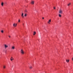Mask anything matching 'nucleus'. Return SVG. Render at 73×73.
Here are the masks:
<instances>
[{
    "mask_svg": "<svg viewBox=\"0 0 73 73\" xmlns=\"http://www.w3.org/2000/svg\"><path fill=\"white\" fill-rule=\"evenodd\" d=\"M62 10H61V9H60L59 11V14H60L61 15H62Z\"/></svg>",
    "mask_w": 73,
    "mask_h": 73,
    "instance_id": "obj_1",
    "label": "nucleus"
},
{
    "mask_svg": "<svg viewBox=\"0 0 73 73\" xmlns=\"http://www.w3.org/2000/svg\"><path fill=\"white\" fill-rule=\"evenodd\" d=\"M4 47L5 48V49H7L8 47V46L6 44H4Z\"/></svg>",
    "mask_w": 73,
    "mask_h": 73,
    "instance_id": "obj_2",
    "label": "nucleus"
},
{
    "mask_svg": "<svg viewBox=\"0 0 73 73\" xmlns=\"http://www.w3.org/2000/svg\"><path fill=\"white\" fill-rule=\"evenodd\" d=\"M21 54H24V52L23 50H21Z\"/></svg>",
    "mask_w": 73,
    "mask_h": 73,
    "instance_id": "obj_3",
    "label": "nucleus"
},
{
    "mask_svg": "<svg viewBox=\"0 0 73 73\" xmlns=\"http://www.w3.org/2000/svg\"><path fill=\"white\" fill-rule=\"evenodd\" d=\"M11 49H13L14 50L15 49V47L14 46H13L11 47Z\"/></svg>",
    "mask_w": 73,
    "mask_h": 73,
    "instance_id": "obj_4",
    "label": "nucleus"
},
{
    "mask_svg": "<svg viewBox=\"0 0 73 73\" xmlns=\"http://www.w3.org/2000/svg\"><path fill=\"white\" fill-rule=\"evenodd\" d=\"M50 22H51V19H50L48 22V24H50Z\"/></svg>",
    "mask_w": 73,
    "mask_h": 73,
    "instance_id": "obj_5",
    "label": "nucleus"
},
{
    "mask_svg": "<svg viewBox=\"0 0 73 73\" xmlns=\"http://www.w3.org/2000/svg\"><path fill=\"white\" fill-rule=\"evenodd\" d=\"M13 26L15 27H16L17 26V24L14 23Z\"/></svg>",
    "mask_w": 73,
    "mask_h": 73,
    "instance_id": "obj_6",
    "label": "nucleus"
},
{
    "mask_svg": "<svg viewBox=\"0 0 73 73\" xmlns=\"http://www.w3.org/2000/svg\"><path fill=\"white\" fill-rule=\"evenodd\" d=\"M21 17L22 18H24V13H22L21 15Z\"/></svg>",
    "mask_w": 73,
    "mask_h": 73,
    "instance_id": "obj_7",
    "label": "nucleus"
},
{
    "mask_svg": "<svg viewBox=\"0 0 73 73\" xmlns=\"http://www.w3.org/2000/svg\"><path fill=\"white\" fill-rule=\"evenodd\" d=\"M31 3L32 4H33V5L34 4V1H32L31 2Z\"/></svg>",
    "mask_w": 73,
    "mask_h": 73,
    "instance_id": "obj_8",
    "label": "nucleus"
},
{
    "mask_svg": "<svg viewBox=\"0 0 73 73\" xmlns=\"http://www.w3.org/2000/svg\"><path fill=\"white\" fill-rule=\"evenodd\" d=\"M1 5L2 6H3V5H4V3L2 2V3H1Z\"/></svg>",
    "mask_w": 73,
    "mask_h": 73,
    "instance_id": "obj_9",
    "label": "nucleus"
},
{
    "mask_svg": "<svg viewBox=\"0 0 73 73\" xmlns=\"http://www.w3.org/2000/svg\"><path fill=\"white\" fill-rule=\"evenodd\" d=\"M66 62H69V60H66Z\"/></svg>",
    "mask_w": 73,
    "mask_h": 73,
    "instance_id": "obj_10",
    "label": "nucleus"
},
{
    "mask_svg": "<svg viewBox=\"0 0 73 73\" xmlns=\"http://www.w3.org/2000/svg\"><path fill=\"white\" fill-rule=\"evenodd\" d=\"M36 33V32H34V33L33 34V35H35Z\"/></svg>",
    "mask_w": 73,
    "mask_h": 73,
    "instance_id": "obj_11",
    "label": "nucleus"
},
{
    "mask_svg": "<svg viewBox=\"0 0 73 73\" xmlns=\"http://www.w3.org/2000/svg\"><path fill=\"white\" fill-rule=\"evenodd\" d=\"M59 16L60 17H61V15L60 14H59Z\"/></svg>",
    "mask_w": 73,
    "mask_h": 73,
    "instance_id": "obj_12",
    "label": "nucleus"
},
{
    "mask_svg": "<svg viewBox=\"0 0 73 73\" xmlns=\"http://www.w3.org/2000/svg\"><path fill=\"white\" fill-rule=\"evenodd\" d=\"M27 16V14H25L24 15L25 17H26V16Z\"/></svg>",
    "mask_w": 73,
    "mask_h": 73,
    "instance_id": "obj_13",
    "label": "nucleus"
},
{
    "mask_svg": "<svg viewBox=\"0 0 73 73\" xmlns=\"http://www.w3.org/2000/svg\"><path fill=\"white\" fill-rule=\"evenodd\" d=\"M5 68H6V66H3V68L4 69H5Z\"/></svg>",
    "mask_w": 73,
    "mask_h": 73,
    "instance_id": "obj_14",
    "label": "nucleus"
},
{
    "mask_svg": "<svg viewBox=\"0 0 73 73\" xmlns=\"http://www.w3.org/2000/svg\"><path fill=\"white\" fill-rule=\"evenodd\" d=\"M1 33H4V31L3 30H2L1 31Z\"/></svg>",
    "mask_w": 73,
    "mask_h": 73,
    "instance_id": "obj_15",
    "label": "nucleus"
},
{
    "mask_svg": "<svg viewBox=\"0 0 73 73\" xmlns=\"http://www.w3.org/2000/svg\"><path fill=\"white\" fill-rule=\"evenodd\" d=\"M30 69H32V66H30Z\"/></svg>",
    "mask_w": 73,
    "mask_h": 73,
    "instance_id": "obj_16",
    "label": "nucleus"
},
{
    "mask_svg": "<svg viewBox=\"0 0 73 73\" xmlns=\"http://www.w3.org/2000/svg\"><path fill=\"white\" fill-rule=\"evenodd\" d=\"M70 5V3H69V4H68V6H69Z\"/></svg>",
    "mask_w": 73,
    "mask_h": 73,
    "instance_id": "obj_17",
    "label": "nucleus"
},
{
    "mask_svg": "<svg viewBox=\"0 0 73 73\" xmlns=\"http://www.w3.org/2000/svg\"><path fill=\"white\" fill-rule=\"evenodd\" d=\"M25 12H27V10H25Z\"/></svg>",
    "mask_w": 73,
    "mask_h": 73,
    "instance_id": "obj_18",
    "label": "nucleus"
},
{
    "mask_svg": "<svg viewBox=\"0 0 73 73\" xmlns=\"http://www.w3.org/2000/svg\"><path fill=\"white\" fill-rule=\"evenodd\" d=\"M18 22L19 23V22H20V20H19V21H18Z\"/></svg>",
    "mask_w": 73,
    "mask_h": 73,
    "instance_id": "obj_19",
    "label": "nucleus"
},
{
    "mask_svg": "<svg viewBox=\"0 0 73 73\" xmlns=\"http://www.w3.org/2000/svg\"><path fill=\"white\" fill-rule=\"evenodd\" d=\"M54 9H56V7H54Z\"/></svg>",
    "mask_w": 73,
    "mask_h": 73,
    "instance_id": "obj_20",
    "label": "nucleus"
},
{
    "mask_svg": "<svg viewBox=\"0 0 73 73\" xmlns=\"http://www.w3.org/2000/svg\"><path fill=\"white\" fill-rule=\"evenodd\" d=\"M9 38H11V36H9Z\"/></svg>",
    "mask_w": 73,
    "mask_h": 73,
    "instance_id": "obj_21",
    "label": "nucleus"
},
{
    "mask_svg": "<svg viewBox=\"0 0 73 73\" xmlns=\"http://www.w3.org/2000/svg\"><path fill=\"white\" fill-rule=\"evenodd\" d=\"M10 60L11 61H12V59L10 58Z\"/></svg>",
    "mask_w": 73,
    "mask_h": 73,
    "instance_id": "obj_22",
    "label": "nucleus"
},
{
    "mask_svg": "<svg viewBox=\"0 0 73 73\" xmlns=\"http://www.w3.org/2000/svg\"><path fill=\"white\" fill-rule=\"evenodd\" d=\"M42 19H44V18L42 17Z\"/></svg>",
    "mask_w": 73,
    "mask_h": 73,
    "instance_id": "obj_23",
    "label": "nucleus"
},
{
    "mask_svg": "<svg viewBox=\"0 0 73 73\" xmlns=\"http://www.w3.org/2000/svg\"><path fill=\"white\" fill-rule=\"evenodd\" d=\"M72 60H73V57L72 58Z\"/></svg>",
    "mask_w": 73,
    "mask_h": 73,
    "instance_id": "obj_24",
    "label": "nucleus"
},
{
    "mask_svg": "<svg viewBox=\"0 0 73 73\" xmlns=\"http://www.w3.org/2000/svg\"><path fill=\"white\" fill-rule=\"evenodd\" d=\"M13 58V57H11V58Z\"/></svg>",
    "mask_w": 73,
    "mask_h": 73,
    "instance_id": "obj_25",
    "label": "nucleus"
},
{
    "mask_svg": "<svg viewBox=\"0 0 73 73\" xmlns=\"http://www.w3.org/2000/svg\"><path fill=\"white\" fill-rule=\"evenodd\" d=\"M24 24L23 23V25H24Z\"/></svg>",
    "mask_w": 73,
    "mask_h": 73,
    "instance_id": "obj_26",
    "label": "nucleus"
},
{
    "mask_svg": "<svg viewBox=\"0 0 73 73\" xmlns=\"http://www.w3.org/2000/svg\"><path fill=\"white\" fill-rule=\"evenodd\" d=\"M14 60V59H12V60Z\"/></svg>",
    "mask_w": 73,
    "mask_h": 73,
    "instance_id": "obj_27",
    "label": "nucleus"
},
{
    "mask_svg": "<svg viewBox=\"0 0 73 73\" xmlns=\"http://www.w3.org/2000/svg\"><path fill=\"white\" fill-rule=\"evenodd\" d=\"M44 29H45V28H44Z\"/></svg>",
    "mask_w": 73,
    "mask_h": 73,
    "instance_id": "obj_28",
    "label": "nucleus"
}]
</instances>
